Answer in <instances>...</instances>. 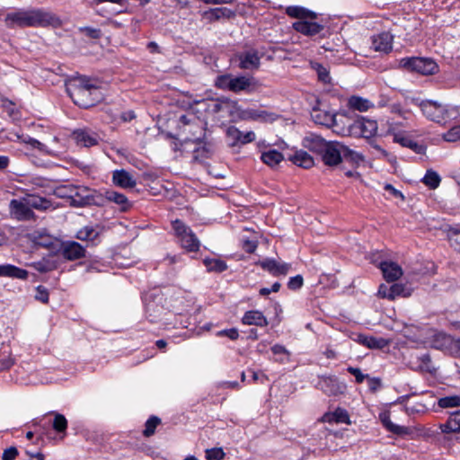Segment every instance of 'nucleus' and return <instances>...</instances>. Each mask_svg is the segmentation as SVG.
Returning <instances> with one entry per match:
<instances>
[{"label": "nucleus", "mask_w": 460, "mask_h": 460, "mask_svg": "<svg viewBox=\"0 0 460 460\" xmlns=\"http://www.w3.org/2000/svg\"><path fill=\"white\" fill-rule=\"evenodd\" d=\"M316 121L342 135L367 139L375 137L378 128L376 120L364 116L351 119L343 114H324L323 120Z\"/></svg>", "instance_id": "obj_1"}, {"label": "nucleus", "mask_w": 460, "mask_h": 460, "mask_svg": "<svg viewBox=\"0 0 460 460\" xmlns=\"http://www.w3.org/2000/svg\"><path fill=\"white\" fill-rule=\"evenodd\" d=\"M7 27L13 28L18 26L25 27H48L58 26L60 24L59 18L43 8H31L28 10H19L8 13L5 16Z\"/></svg>", "instance_id": "obj_2"}, {"label": "nucleus", "mask_w": 460, "mask_h": 460, "mask_svg": "<svg viewBox=\"0 0 460 460\" xmlns=\"http://www.w3.org/2000/svg\"><path fill=\"white\" fill-rule=\"evenodd\" d=\"M66 92L74 103L84 109L93 107L102 99L101 88L85 75L72 77L66 84Z\"/></svg>", "instance_id": "obj_3"}, {"label": "nucleus", "mask_w": 460, "mask_h": 460, "mask_svg": "<svg viewBox=\"0 0 460 460\" xmlns=\"http://www.w3.org/2000/svg\"><path fill=\"white\" fill-rule=\"evenodd\" d=\"M286 14L298 21L293 22L292 28L296 31L307 37H314L321 33L324 26L317 22V13L299 5H289L286 8Z\"/></svg>", "instance_id": "obj_4"}, {"label": "nucleus", "mask_w": 460, "mask_h": 460, "mask_svg": "<svg viewBox=\"0 0 460 460\" xmlns=\"http://www.w3.org/2000/svg\"><path fill=\"white\" fill-rule=\"evenodd\" d=\"M172 228L181 247L188 252H197L200 248V241L191 228L182 220L172 221Z\"/></svg>", "instance_id": "obj_5"}, {"label": "nucleus", "mask_w": 460, "mask_h": 460, "mask_svg": "<svg viewBox=\"0 0 460 460\" xmlns=\"http://www.w3.org/2000/svg\"><path fill=\"white\" fill-rule=\"evenodd\" d=\"M400 66L409 72H415L423 75H434L438 71V64L429 58H403L400 60Z\"/></svg>", "instance_id": "obj_6"}, {"label": "nucleus", "mask_w": 460, "mask_h": 460, "mask_svg": "<svg viewBox=\"0 0 460 460\" xmlns=\"http://www.w3.org/2000/svg\"><path fill=\"white\" fill-rule=\"evenodd\" d=\"M315 387L327 396L342 394L346 389V385L341 383L337 376L332 375L319 376Z\"/></svg>", "instance_id": "obj_7"}, {"label": "nucleus", "mask_w": 460, "mask_h": 460, "mask_svg": "<svg viewBox=\"0 0 460 460\" xmlns=\"http://www.w3.org/2000/svg\"><path fill=\"white\" fill-rule=\"evenodd\" d=\"M230 92L240 93L242 92L252 94L259 91L261 84L253 76L238 75L233 76V81L229 84Z\"/></svg>", "instance_id": "obj_8"}, {"label": "nucleus", "mask_w": 460, "mask_h": 460, "mask_svg": "<svg viewBox=\"0 0 460 460\" xmlns=\"http://www.w3.org/2000/svg\"><path fill=\"white\" fill-rule=\"evenodd\" d=\"M459 341L460 339H456L445 332H438L433 336L431 344L434 349L444 351L445 353L452 356L453 353H456L458 350Z\"/></svg>", "instance_id": "obj_9"}, {"label": "nucleus", "mask_w": 460, "mask_h": 460, "mask_svg": "<svg viewBox=\"0 0 460 460\" xmlns=\"http://www.w3.org/2000/svg\"><path fill=\"white\" fill-rule=\"evenodd\" d=\"M60 255L66 261H76L85 257L86 250L75 241L63 242L58 250Z\"/></svg>", "instance_id": "obj_10"}, {"label": "nucleus", "mask_w": 460, "mask_h": 460, "mask_svg": "<svg viewBox=\"0 0 460 460\" xmlns=\"http://www.w3.org/2000/svg\"><path fill=\"white\" fill-rule=\"evenodd\" d=\"M342 146L338 141H330L322 154V160L328 166L338 165L342 162Z\"/></svg>", "instance_id": "obj_11"}, {"label": "nucleus", "mask_w": 460, "mask_h": 460, "mask_svg": "<svg viewBox=\"0 0 460 460\" xmlns=\"http://www.w3.org/2000/svg\"><path fill=\"white\" fill-rule=\"evenodd\" d=\"M256 264L273 277L286 276L291 269L290 263L279 262L273 258H266Z\"/></svg>", "instance_id": "obj_12"}, {"label": "nucleus", "mask_w": 460, "mask_h": 460, "mask_svg": "<svg viewBox=\"0 0 460 460\" xmlns=\"http://www.w3.org/2000/svg\"><path fill=\"white\" fill-rule=\"evenodd\" d=\"M420 107L423 114L430 120L440 123L445 120V109L433 101H422Z\"/></svg>", "instance_id": "obj_13"}, {"label": "nucleus", "mask_w": 460, "mask_h": 460, "mask_svg": "<svg viewBox=\"0 0 460 460\" xmlns=\"http://www.w3.org/2000/svg\"><path fill=\"white\" fill-rule=\"evenodd\" d=\"M102 229L99 225L94 226H85L77 231L75 238L89 242L93 246H96L101 243Z\"/></svg>", "instance_id": "obj_14"}, {"label": "nucleus", "mask_w": 460, "mask_h": 460, "mask_svg": "<svg viewBox=\"0 0 460 460\" xmlns=\"http://www.w3.org/2000/svg\"><path fill=\"white\" fill-rule=\"evenodd\" d=\"M10 211L18 220H31L35 217L34 212L26 200L12 199L10 202Z\"/></svg>", "instance_id": "obj_15"}, {"label": "nucleus", "mask_w": 460, "mask_h": 460, "mask_svg": "<svg viewBox=\"0 0 460 460\" xmlns=\"http://www.w3.org/2000/svg\"><path fill=\"white\" fill-rule=\"evenodd\" d=\"M239 67L245 70L258 69L261 65V56L258 50L250 49L237 55Z\"/></svg>", "instance_id": "obj_16"}, {"label": "nucleus", "mask_w": 460, "mask_h": 460, "mask_svg": "<svg viewBox=\"0 0 460 460\" xmlns=\"http://www.w3.org/2000/svg\"><path fill=\"white\" fill-rule=\"evenodd\" d=\"M394 37L391 33L383 31L372 36V48L375 51L389 53L393 49Z\"/></svg>", "instance_id": "obj_17"}, {"label": "nucleus", "mask_w": 460, "mask_h": 460, "mask_svg": "<svg viewBox=\"0 0 460 460\" xmlns=\"http://www.w3.org/2000/svg\"><path fill=\"white\" fill-rule=\"evenodd\" d=\"M73 137L78 146L84 147H92L99 144L98 134L89 129H76L73 132Z\"/></svg>", "instance_id": "obj_18"}, {"label": "nucleus", "mask_w": 460, "mask_h": 460, "mask_svg": "<svg viewBox=\"0 0 460 460\" xmlns=\"http://www.w3.org/2000/svg\"><path fill=\"white\" fill-rule=\"evenodd\" d=\"M239 110L238 102L227 97L217 98L211 106L213 113H227L232 116L234 111Z\"/></svg>", "instance_id": "obj_19"}, {"label": "nucleus", "mask_w": 460, "mask_h": 460, "mask_svg": "<svg viewBox=\"0 0 460 460\" xmlns=\"http://www.w3.org/2000/svg\"><path fill=\"white\" fill-rule=\"evenodd\" d=\"M241 323L243 325H255L258 327H266L269 325L267 317L259 310L246 311L241 318Z\"/></svg>", "instance_id": "obj_20"}, {"label": "nucleus", "mask_w": 460, "mask_h": 460, "mask_svg": "<svg viewBox=\"0 0 460 460\" xmlns=\"http://www.w3.org/2000/svg\"><path fill=\"white\" fill-rule=\"evenodd\" d=\"M112 182L122 189H132L137 185V181L126 170H115L112 173Z\"/></svg>", "instance_id": "obj_21"}, {"label": "nucleus", "mask_w": 460, "mask_h": 460, "mask_svg": "<svg viewBox=\"0 0 460 460\" xmlns=\"http://www.w3.org/2000/svg\"><path fill=\"white\" fill-rule=\"evenodd\" d=\"M329 142L318 135L311 134L303 139V146L322 155Z\"/></svg>", "instance_id": "obj_22"}, {"label": "nucleus", "mask_w": 460, "mask_h": 460, "mask_svg": "<svg viewBox=\"0 0 460 460\" xmlns=\"http://www.w3.org/2000/svg\"><path fill=\"white\" fill-rule=\"evenodd\" d=\"M227 137L234 140L233 146L236 144H248L255 140V133L253 131H248L243 133L234 126H230L226 130Z\"/></svg>", "instance_id": "obj_23"}, {"label": "nucleus", "mask_w": 460, "mask_h": 460, "mask_svg": "<svg viewBox=\"0 0 460 460\" xmlns=\"http://www.w3.org/2000/svg\"><path fill=\"white\" fill-rule=\"evenodd\" d=\"M380 269L383 272L384 279L387 282H394L399 279L402 275V268L394 261H383L380 263Z\"/></svg>", "instance_id": "obj_24"}, {"label": "nucleus", "mask_w": 460, "mask_h": 460, "mask_svg": "<svg viewBox=\"0 0 460 460\" xmlns=\"http://www.w3.org/2000/svg\"><path fill=\"white\" fill-rule=\"evenodd\" d=\"M442 433H460V410L452 412L445 423L438 425Z\"/></svg>", "instance_id": "obj_25"}, {"label": "nucleus", "mask_w": 460, "mask_h": 460, "mask_svg": "<svg viewBox=\"0 0 460 460\" xmlns=\"http://www.w3.org/2000/svg\"><path fill=\"white\" fill-rule=\"evenodd\" d=\"M394 142L400 144L403 147L411 149L418 155H424L426 153V146L414 141L411 137L401 136L400 134H394Z\"/></svg>", "instance_id": "obj_26"}, {"label": "nucleus", "mask_w": 460, "mask_h": 460, "mask_svg": "<svg viewBox=\"0 0 460 460\" xmlns=\"http://www.w3.org/2000/svg\"><path fill=\"white\" fill-rule=\"evenodd\" d=\"M104 198L110 201L113 202L120 207L121 211H128L131 207L130 202L128 198L116 190H106L103 194Z\"/></svg>", "instance_id": "obj_27"}, {"label": "nucleus", "mask_w": 460, "mask_h": 460, "mask_svg": "<svg viewBox=\"0 0 460 460\" xmlns=\"http://www.w3.org/2000/svg\"><path fill=\"white\" fill-rule=\"evenodd\" d=\"M58 263L54 256L49 255L48 257H43L41 260L33 261L31 264L35 270L40 273H47L58 269Z\"/></svg>", "instance_id": "obj_28"}, {"label": "nucleus", "mask_w": 460, "mask_h": 460, "mask_svg": "<svg viewBox=\"0 0 460 460\" xmlns=\"http://www.w3.org/2000/svg\"><path fill=\"white\" fill-rule=\"evenodd\" d=\"M323 420L329 423L350 424L349 415L347 410L341 407L336 408L334 411L326 412Z\"/></svg>", "instance_id": "obj_29"}, {"label": "nucleus", "mask_w": 460, "mask_h": 460, "mask_svg": "<svg viewBox=\"0 0 460 460\" xmlns=\"http://www.w3.org/2000/svg\"><path fill=\"white\" fill-rule=\"evenodd\" d=\"M204 16L210 22H214L221 18H234L235 12L227 7H216L205 12Z\"/></svg>", "instance_id": "obj_30"}, {"label": "nucleus", "mask_w": 460, "mask_h": 460, "mask_svg": "<svg viewBox=\"0 0 460 460\" xmlns=\"http://www.w3.org/2000/svg\"><path fill=\"white\" fill-rule=\"evenodd\" d=\"M289 160L294 164L305 169L311 168L314 164L313 157L304 150L296 151L295 154L289 157Z\"/></svg>", "instance_id": "obj_31"}, {"label": "nucleus", "mask_w": 460, "mask_h": 460, "mask_svg": "<svg viewBox=\"0 0 460 460\" xmlns=\"http://www.w3.org/2000/svg\"><path fill=\"white\" fill-rule=\"evenodd\" d=\"M84 193H81L80 190H76L75 193L72 196L73 203L77 207H86L95 204L94 196L90 193L89 189L82 190Z\"/></svg>", "instance_id": "obj_32"}, {"label": "nucleus", "mask_w": 460, "mask_h": 460, "mask_svg": "<svg viewBox=\"0 0 460 460\" xmlns=\"http://www.w3.org/2000/svg\"><path fill=\"white\" fill-rule=\"evenodd\" d=\"M202 262L209 273H222L228 269L226 262L221 259L206 257Z\"/></svg>", "instance_id": "obj_33"}, {"label": "nucleus", "mask_w": 460, "mask_h": 460, "mask_svg": "<svg viewBox=\"0 0 460 460\" xmlns=\"http://www.w3.org/2000/svg\"><path fill=\"white\" fill-rule=\"evenodd\" d=\"M24 200L28 201L29 206H31V209H37L40 211H45L52 208V202L43 197L37 195H28Z\"/></svg>", "instance_id": "obj_34"}, {"label": "nucleus", "mask_w": 460, "mask_h": 460, "mask_svg": "<svg viewBox=\"0 0 460 460\" xmlns=\"http://www.w3.org/2000/svg\"><path fill=\"white\" fill-rule=\"evenodd\" d=\"M342 161L349 163L353 167H358L364 161V155L343 145Z\"/></svg>", "instance_id": "obj_35"}, {"label": "nucleus", "mask_w": 460, "mask_h": 460, "mask_svg": "<svg viewBox=\"0 0 460 460\" xmlns=\"http://www.w3.org/2000/svg\"><path fill=\"white\" fill-rule=\"evenodd\" d=\"M348 106L358 111H367L373 107L372 102L363 97L358 95H352L348 99Z\"/></svg>", "instance_id": "obj_36"}, {"label": "nucleus", "mask_w": 460, "mask_h": 460, "mask_svg": "<svg viewBox=\"0 0 460 460\" xmlns=\"http://www.w3.org/2000/svg\"><path fill=\"white\" fill-rule=\"evenodd\" d=\"M261 159L265 164L273 167L279 164L284 159V156L279 151L270 149L261 154Z\"/></svg>", "instance_id": "obj_37"}, {"label": "nucleus", "mask_w": 460, "mask_h": 460, "mask_svg": "<svg viewBox=\"0 0 460 460\" xmlns=\"http://www.w3.org/2000/svg\"><path fill=\"white\" fill-rule=\"evenodd\" d=\"M379 417L382 424L388 431L396 435H402L406 433V428L393 423L388 413H381Z\"/></svg>", "instance_id": "obj_38"}, {"label": "nucleus", "mask_w": 460, "mask_h": 460, "mask_svg": "<svg viewBox=\"0 0 460 460\" xmlns=\"http://www.w3.org/2000/svg\"><path fill=\"white\" fill-rule=\"evenodd\" d=\"M270 350L276 356V362L285 364L289 361L290 353L285 346L275 344L270 348Z\"/></svg>", "instance_id": "obj_39"}, {"label": "nucleus", "mask_w": 460, "mask_h": 460, "mask_svg": "<svg viewBox=\"0 0 460 460\" xmlns=\"http://www.w3.org/2000/svg\"><path fill=\"white\" fill-rule=\"evenodd\" d=\"M161 424V419L155 415H151L145 423V429L142 432L145 438H150L155 433L156 428Z\"/></svg>", "instance_id": "obj_40"}, {"label": "nucleus", "mask_w": 460, "mask_h": 460, "mask_svg": "<svg viewBox=\"0 0 460 460\" xmlns=\"http://www.w3.org/2000/svg\"><path fill=\"white\" fill-rule=\"evenodd\" d=\"M440 181V176L437 172L433 170H428L422 179V182L430 190L437 189L439 186Z\"/></svg>", "instance_id": "obj_41"}, {"label": "nucleus", "mask_w": 460, "mask_h": 460, "mask_svg": "<svg viewBox=\"0 0 460 460\" xmlns=\"http://www.w3.org/2000/svg\"><path fill=\"white\" fill-rule=\"evenodd\" d=\"M390 293L388 296V300L393 301L396 297L402 296L406 297L410 296V293L407 291L404 285L401 283H394L391 287H389Z\"/></svg>", "instance_id": "obj_42"}, {"label": "nucleus", "mask_w": 460, "mask_h": 460, "mask_svg": "<svg viewBox=\"0 0 460 460\" xmlns=\"http://www.w3.org/2000/svg\"><path fill=\"white\" fill-rule=\"evenodd\" d=\"M438 405L442 409L460 407V395L454 394L438 399Z\"/></svg>", "instance_id": "obj_43"}, {"label": "nucleus", "mask_w": 460, "mask_h": 460, "mask_svg": "<svg viewBox=\"0 0 460 460\" xmlns=\"http://www.w3.org/2000/svg\"><path fill=\"white\" fill-rule=\"evenodd\" d=\"M233 75L232 74H224L219 75L216 77L214 82V86L217 89L223 90V91H230V84L233 81Z\"/></svg>", "instance_id": "obj_44"}, {"label": "nucleus", "mask_w": 460, "mask_h": 460, "mask_svg": "<svg viewBox=\"0 0 460 460\" xmlns=\"http://www.w3.org/2000/svg\"><path fill=\"white\" fill-rule=\"evenodd\" d=\"M447 235L450 245L456 250H460V229L458 226H448Z\"/></svg>", "instance_id": "obj_45"}, {"label": "nucleus", "mask_w": 460, "mask_h": 460, "mask_svg": "<svg viewBox=\"0 0 460 460\" xmlns=\"http://www.w3.org/2000/svg\"><path fill=\"white\" fill-rule=\"evenodd\" d=\"M313 68L317 73L318 80L323 84H330L332 81V77L330 75L329 70L320 63H314Z\"/></svg>", "instance_id": "obj_46"}, {"label": "nucleus", "mask_w": 460, "mask_h": 460, "mask_svg": "<svg viewBox=\"0 0 460 460\" xmlns=\"http://www.w3.org/2000/svg\"><path fill=\"white\" fill-rule=\"evenodd\" d=\"M419 368L422 372L433 374L436 371V368L432 366L431 358L429 353H424L420 357H419Z\"/></svg>", "instance_id": "obj_47"}, {"label": "nucleus", "mask_w": 460, "mask_h": 460, "mask_svg": "<svg viewBox=\"0 0 460 460\" xmlns=\"http://www.w3.org/2000/svg\"><path fill=\"white\" fill-rule=\"evenodd\" d=\"M52 427L58 433L66 432L67 429V420L66 417L63 414L56 413L52 422Z\"/></svg>", "instance_id": "obj_48"}, {"label": "nucleus", "mask_w": 460, "mask_h": 460, "mask_svg": "<svg viewBox=\"0 0 460 460\" xmlns=\"http://www.w3.org/2000/svg\"><path fill=\"white\" fill-rule=\"evenodd\" d=\"M226 454L221 447H213L207 449L205 452V457L207 460H223Z\"/></svg>", "instance_id": "obj_49"}, {"label": "nucleus", "mask_w": 460, "mask_h": 460, "mask_svg": "<svg viewBox=\"0 0 460 460\" xmlns=\"http://www.w3.org/2000/svg\"><path fill=\"white\" fill-rule=\"evenodd\" d=\"M443 138L447 142H456L460 140V124L452 127L444 135Z\"/></svg>", "instance_id": "obj_50"}, {"label": "nucleus", "mask_w": 460, "mask_h": 460, "mask_svg": "<svg viewBox=\"0 0 460 460\" xmlns=\"http://www.w3.org/2000/svg\"><path fill=\"white\" fill-rule=\"evenodd\" d=\"M22 141L27 145H29L31 148L33 149H37L40 152H46V145H44L43 143L40 142L38 139L36 138H33L30 136H22Z\"/></svg>", "instance_id": "obj_51"}, {"label": "nucleus", "mask_w": 460, "mask_h": 460, "mask_svg": "<svg viewBox=\"0 0 460 460\" xmlns=\"http://www.w3.org/2000/svg\"><path fill=\"white\" fill-rule=\"evenodd\" d=\"M427 411V407L425 404L421 402H415L413 404H405V412L408 415H414L424 413Z\"/></svg>", "instance_id": "obj_52"}, {"label": "nucleus", "mask_w": 460, "mask_h": 460, "mask_svg": "<svg viewBox=\"0 0 460 460\" xmlns=\"http://www.w3.org/2000/svg\"><path fill=\"white\" fill-rule=\"evenodd\" d=\"M347 371L355 376V382L357 384H362L365 380H367V378H368V375L363 374L358 367L349 366L347 367Z\"/></svg>", "instance_id": "obj_53"}, {"label": "nucleus", "mask_w": 460, "mask_h": 460, "mask_svg": "<svg viewBox=\"0 0 460 460\" xmlns=\"http://www.w3.org/2000/svg\"><path fill=\"white\" fill-rule=\"evenodd\" d=\"M35 299L43 304L49 303V294L48 289L44 286L40 285L36 288Z\"/></svg>", "instance_id": "obj_54"}, {"label": "nucleus", "mask_w": 460, "mask_h": 460, "mask_svg": "<svg viewBox=\"0 0 460 460\" xmlns=\"http://www.w3.org/2000/svg\"><path fill=\"white\" fill-rule=\"evenodd\" d=\"M304 285V279L302 275H296L294 277H291L288 282V288L290 290H298L300 289Z\"/></svg>", "instance_id": "obj_55"}, {"label": "nucleus", "mask_w": 460, "mask_h": 460, "mask_svg": "<svg viewBox=\"0 0 460 460\" xmlns=\"http://www.w3.org/2000/svg\"><path fill=\"white\" fill-rule=\"evenodd\" d=\"M28 276L29 273L26 270L12 265L10 278L25 280Z\"/></svg>", "instance_id": "obj_56"}, {"label": "nucleus", "mask_w": 460, "mask_h": 460, "mask_svg": "<svg viewBox=\"0 0 460 460\" xmlns=\"http://www.w3.org/2000/svg\"><path fill=\"white\" fill-rule=\"evenodd\" d=\"M217 335L218 337L226 336L229 338L231 341H236L239 338V332L237 328H230V329H225L217 332Z\"/></svg>", "instance_id": "obj_57"}, {"label": "nucleus", "mask_w": 460, "mask_h": 460, "mask_svg": "<svg viewBox=\"0 0 460 460\" xmlns=\"http://www.w3.org/2000/svg\"><path fill=\"white\" fill-rule=\"evenodd\" d=\"M368 389L371 393H376L382 387V380L380 377H371L368 375V378H367Z\"/></svg>", "instance_id": "obj_58"}, {"label": "nucleus", "mask_w": 460, "mask_h": 460, "mask_svg": "<svg viewBox=\"0 0 460 460\" xmlns=\"http://www.w3.org/2000/svg\"><path fill=\"white\" fill-rule=\"evenodd\" d=\"M80 31L84 32L87 37L98 40L102 36V31L92 27H84L80 29Z\"/></svg>", "instance_id": "obj_59"}, {"label": "nucleus", "mask_w": 460, "mask_h": 460, "mask_svg": "<svg viewBox=\"0 0 460 460\" xmlns=\"http://www.w3.org/2000/svg\"><path fill=\"white\" fill-rule=\"evenodd\" d=\"M18 455V449L15 447H10L4 449L2 455V460H15Z\"/></svg>", "instance_id": "obj_60"}, {"label": "nucleus", "mask_w": 460, "mask_h": 460, "mask_svg": "<svg viewBox=\"0 0 460 460\" xmlns=\"http://www.w3.org/2000/svg\"><path fill=\"white\" fill-rule=\"evenodd\" d=\"M257 247H258V242L250 240V239L243 240V244H242V248L247 253H253L256 251Z\"/></svg>", "instance_id": "obj_61"}, {"label": "nucleus", "mask_w": 460, "mask_h": 460, "mask_svg": "<svg viewBox=\"0 0 460 460\" xmlns=\"http://www.w3.org/2000/svg\"><path fill=\"white\" fill-rule=\"evenodd\" d=\"M251 372H252V381L254 383L259 382L261 384H265L269 380L268 376L261 371L256 372V371L252 370Z\"/></svg>", "instance_id": "obj_62"}, {"label": "nucleus", "mask_w": 460, "mask_h": 460, "mask_svg": "<svg viewBox=\"0 0 460 460\" xmlns=\"http://www.w3.org/2000/svg\"><path fill=\"white\" fill-rule=\"evenodd\" d=\"M385 190L388 191L393 197L400 198L401 199H404V196L399 190L395 189L392 184L386 183L385 185Z\"/></svg>", "instance_id": "obj_63"}, {"label": "nucleus", "mask_w": 460, "mask_h": 460, "mask_svg": "<svg viewBox=\"0 0 460 460\" xmlns=\"http://www.w3.org/2000/svg\"><path fill=\"white\" fill-rule=\"evenodd\" d=\"M119 119L122 122H130L136 119L135 111L132 110L123 111L119 115Z\"/></svg>", "instance_id": "obj_64"}]
</instances>
